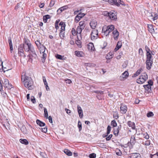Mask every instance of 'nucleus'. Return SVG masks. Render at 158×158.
I'll return each instance as SVG.
<instances>
[{"instance_id": "1", "label": "nucleus", "mask_w": 158, "mask_h": 158, "mask_svg": "<svg viewBox=\"0 0 158 158\" xmlns=\"http://www.w3.org/2000/svg\"><path fill=\"white\" fill-rule=\"evenodd\" d=\"M23 82L25 87L27 88L29 90H31L34 88V82L31 77L28 76H24Z\"/></svg>"}, {"instance_id": "2", "label": "nucleus", "mask_w": 158, "mask_h": 158, "mask_svg": "<svg viewBox=\"0 0 158 158\" xmlns=\"http://www.w3.org/2000/svg\"><path fill=\"white\" fill-rule=\"evenodd\" d=\"M146 68L150 70L152 67L153 63V59L151 54H146Z\"/></svg>"}, {"instance_id": "3", "label": "nucleus", "mask_w": 158, "mask_h": 158, "mask_svg": "<svg viewBox=\"0 0 158 158\" xmlns=\"http://www.w3.org/2000/svg\"><path fill=\"white\" fill-rule=\"evenodd\" d=\"M25 45L24 44H21L19 45L18 48V53L19 56L25 58L26 56L24 52L23 48L24 49Z\"/></svg>"}, {"instance_id": "4", "label": "nucleus", "mask_w": 158, "mask_h": 158, "mask_svg": "<svg viewBox=\"0 0 158 158\" xmlns=\"http://www.w3.org/2000/svg\"><path fill=\"white\" fill-rule=\"evenodd\" d=\"M114 27L113 25H111L107 27L106 30L103 31L106 36L109 35L110 33L114 31Z\"/></svg>"}, {"instance_id": "5", "label": "nucleus", "mask_w": 158, "mask_h": 158, "mask_svg": "<svg viewBox=\"0 0 158 158\" xmlns=\"http://www.w3.org/2000/svg\"><path fill=\"white\" fill-rule=\"evenodd\" d=\"M27 57L29 58L28 61L31 63H32L33 60H36L37 58L36 53L29 54L27 55Z\"/></svg>"}, {"instance_id": "6", "label": "nucleus", "mask_w": 158, "mask_h": 158, "mask_svg": "<svg viewBox=\"0 0 158 158\" xmlns=\"http://www.w3.org/2000/svg\"><path fill=\"white\" fill-rule=\"evenodd\" d=\"M117 13L114 10H112L109 12V17L111 20H116L117 19Z\"/></svg>"}, {"instance_id": "7", "label": "nucleus", "mask_w": 158, "mask_h": 158, "mask_svg": "<svg viewBox=\"0 0 158 158\" xmlns=\"http://www.w3.org/2000/svg\"><path fill=\"white\" fill-rule=\"evenodd\" d=\"M91 39L93 40L97 38L98 36V31L97 30H94L91 32Z\"/></svg>"}, {"instance_id": "8", "label": "nucleus", "mask_w": 158, "mask_h": 158, "mask_svg": "<svg viewBox=\"0 0 158 158\" xmlns=\"http://www.w3.org/2000/svg\"><path fill=\"white\" fill-rule=\"evenodd\" d=\"M141 158L140 155L138 153H131L129 155L128 158Z\"/></svg>"}, {"instance_id": "9", "label": "nucleus", "mask_w": 158, "mask_h": 158, "mask_svg": "<svg viewBox=\"0 0 158 158\" xmlns=\"http://www.w3.org/2000/svg\"><path fill=\"white\" fill-rule=\"evenodd\" d=\"M120 112L122 114H125L127 111V106L121 104L120 105Z\"/></svg>"}, {"instance_id": "10", "label": "nucleus", "mask_w": 158, "mask_h": 158, "mask_svg": "<svg viewBox=\"0 0 158 158\" xmlns=\"http://www.w3.org/2000/svg\"><path fill=\"white\" fill-rule=\"evenodd\" d=\"M143 87L144 88L145 90V93H147L148 94L152 93V92L151 86H149V85H143Z\"/></svg>"}, {"instance_id": "11", "label": "nucleus", "mask_w": 158, "mask_h": 158, "mask_svg": "<svg viewBox=\"0 0 158 158\" xmlns=\"http://www.w3.org/2000/svg\"><path fill=\"white\" fill-rule=\"evenodd\" d=\"M85 15L84 13H80L77 15L75 18V20L76 23H78L79 21Z\"/></svg>"}, {"instance_id": "12", "label": "nucleus", "mask_w": 158, "mask_h": 158, "mask_svg": "<svg viewBox=\"0 0 158 158\" xmlns=\"http://www.w3.org/2000/svg\"><path fill=\"white\" fill-rule=\"evenodd\" d=\"M77 111L78 112V114H79L80 118H82L83 117V111L82 110L80 106L79 105L77 106Z\"/></svg>"}, {"instance_id": "13", "label": "nucleus", "mask_w": 158, "mask_h": 158, "mask_svg": "<svg viewBox=\"0 0 158 158\" xmlns=\"http://www.w3.org/2000/svg\"><path fill=\"white\" fill-rule=\"evenodd\" d=\"M4 84H5V87L7 88L8 89H10L12 88V85L10 84L9 82V81L8 79H5Z\"/></svg>"}, {"instance_id": "14", "label": "nucleus", "mask_w": 158, "mask_h": 158, "mask_svg": "<svg viewBox=\"0 0 158 158\" xmlns=\"http://www.w3.org/2000/svg\"><path fill=\"white\" fill-rule=\"evenodd\" d=\"M112 33L114 39L115 40H117L118 38V36L119 35V32L116 29L114 31L112 32Z\"/></svg>"}, {"instance_id": "15", "label": "nucleus", "mask_w": 158, "mask_h": 158, "mask_svg": "<svg viewBox=\"0 0 158 158\" xmlns=\"http://www.w3.org/2000/svg\"><path fill=\"white\" fill-rule=\"evenodd\" d=\"M121 128V125H119L118 126V128L116 129H114V134L116 136H117L118 135V133L119 132V130Z\"/></svg>"}, {"instance_id": "16", "label": "nucleus", "mask_w": 158, "mask_h": 158, "mask_svg": "<svg viewBox=\"0 0 158 158\" xmlns=\"http://www.w3.org/2000/svg\"><path fill=\"white\" fill-rule=\"evenodd\" d=\"M148 76L146 73H143L142 75L139 77V79H143L145 82L148 79Z\"/></svg>"}, {"instance_id": "17", "label": "nucleus", "mask_w": 158, "mask_h": 158, "mask_svg": "<svg viewBox=\"0 0 158 158\" xmlns=\"http://www.w3.org/2000/svg\"><path fill=\"white\" fill-rule=\"evenodd\" d=\"M122 46V43L121 41H118L116 44V47L114 48V51L115 52L117 51Z\"/></svg>"}, {"instance_id": "18", "label": "nucleus", "mask_w": 158, "mask_h": 158, "mask_svg": "<svg viewBox=\"0 0 158 158\" xmlns=\"http://www.w3.org/2000/svg\"><path fill=\"white\" fill-rule=\"evenodd\" d=\"M89 24L91 27L93 29H94L97 25V23L96 21H92Z\"/></svg>"}, {"instance_id": "19", "label": "nucleus", "mask_w": 158, "mask_h": 158, "mask_svg": "<svg viewBox=\"0 0 158 158\" xmlns=\"http://www.w3.org/2000/svg\"><path fill=\"white\" fill-rule=\"evenodd\" d=\"M82 31L81 27L79 26H78L77 28L76 32L77 33V35H78V36H80L81 38V32Z\"/></svg>"}, {"instance_id": "20", "label": "nucleus", "mask_w": 158, "mask_h": 158, "mask_svg": "<svg viewBox=\"0 0 158 158\" xmlns=\"http://www.w3.org/2000/svg\"><path fill=\"white\" fill-rule=\"evenodd\" d=\"M127 125L129 127H131L133 129L135 130V125L134 123L131 121H128L127 122Z\"/></svg>"}, {"instance_id": "21", "label": "nucleus", "mask_w": 158, "mask_h": 158, "mask_svg": "<svg viewBox=\"0 0 158 158\" xmlns=\"http://www.w3.org/2000/svg\"><path fill=\"white\" fill-rule=\"evenodd\" d=\"M27 46V48H26V47L25 45L24 50L26 52H29V51L31 49L34 48L33 46L31 45V44H30Z\"/></svg>"}, {"instance_id": "22", "label": "nucleus", "mask_w": 158, "mask_h": 158, "mask_svg": "<svg viewBox=\"0 0 158 158\" xmlns=\"http://www.w3.org/2000/svg\"><path fill=\"white\" fill-rule=\"evenodd\" d=\"M136 142V140L135 139V137L134 136H131L130 141V143L131 144V145L132 146H133V145L135 144Z\"/></svg>"}, {"instance_id": "23", "label": "nucleus", "mask_w": 158, "mask_h": 158, "mask_svg": "<svg viewBox=\"0 0 158 158\" xmlns=\"http://www.w3.org/2000/svg\"><path fill=\"white\" fill-rule=\"evenodd\" d=\"M37 124L39 125L40 127H44V126L45 125V123L43 122L40 121L39 119H37L36 121Z\"/></svg>"}, {"instance_id": "24", "label": "nucleus", "mask_w": 158, "mask_h": 158, "mask_svg": "<svg viewBox=\"0 0 158 158\" xmlns=\"http://www.w3.org/2000/svg\"><path fill=\"white\" fill-rule=\"evenodd\" d=\"M51 16L48 15H44L43 17V20L44 23H46L47 22L48 19H50Z\"/></svg>"}, {"instance_id": "25", "label": "nucleus", "mask_w": 158, "mask_h": 158, "mask_svg": "<svg viewBox=\"0 0 158 158\" xmlns=\"http://www.w3.org/2000/svg\"><path fill=\"white\" fill-rule=\"evenodd\" d=\"M113 55L112 52H109L106 55V58L107 59L110 60L113 57Z\"/></svg>"}, {"instance_id": "26", "label": "nucleus", "mask_w": 158, "mask_h": 158, "mask_svg": "<svg viewBox=\"0 0 158 158\" xmlns=\"http://www.w3.org/2000/svg\"><path fill=\"white\" fill-rule=\"evenodd\" d=\"M64 153L69 156H71L72 155V153L69 150L65 149L64 150Z\"/></svg>"}, {"instance_id": "27", "label": "nucleus", "mask_w": 158, "mask_h": 158, "mask_svg": "<svg viewBox=\"0 0 158 158\" xmlns=\"http://www.w3.org/2000/svg\"><path fill=\"white\" fill-rule=\"evenodd\" d=\"M142 71V69H141L137 71L132 76V77H134L139 75Z\"/></svg>"}, {"instance_id": "28", "label": "nucleus", "mask_w": 158, "mask_h": 158, "mask_svg": "<svg viewBox=\"0 0 158 158\" xmlns=\"http://www.w3.org/2000/svg\"><path fill=\"white\" fill-rule=\"evenodd\" d=\"M20 142L22 144L27 145L29 143L28 141L26 139H20Z\"/></svg>"}, {"instance_id": "29", "label": "nucleus", "mask_w": 158, "mask_h": 158, "mask_svg": "<svg viewBox=\"0 0 158 158\" xmlns=\"http://www.w3.org/2000/svg\"><path fill=\"white\" fill-rule=\"evenodd\" d=\"M39 48L41 49V50H40V52H42V53H45L44 52L45 51L46 48L43 44L41 45Z\"/></svg>"}, {"instance_id": "30", "label": "nucleus", "mask_w": 158, "mask_h": 158, "mask_svg": "<svg viewBox=\"0 0 158 158\" xmlns=\"http://www.w3.org/2000/svg\"><path fill=\"white\" fill-rule=\"evenodd\" d=\"M23 42L27 45H28L31 44L30 40L27 38H24Z\"/></svg>"}, {"instance_id": "31", "label": "nucleus", "mask_w": 158, "mask_h": 158, "mask_svg": "<svg viewBox=\"0 0 158 158\" xmlns=\"http://www.w3.org/2000/svg\"><path fill=\"white\" fill-rule=\"evenodd\" d=\"M77 37L78 40H76L75 41V43L77 45H81V42L80 40L81 39V38H80H80H79V37L78 35H77Z\"/></svg>"}, {"instance_id": "32", "label": "nucleus", "mask_w": 158, "mask_h": 158, "mask_svg": "<svg viewBox=\"0 0 158 158\" xmlns=\"http://www.w3.org/2000/svg\"><path fill=\"white\" fill-rule=\"evenodd\" d=\"M145 48L146 51L147 52L146 55L151 54V51L148 46L146 45L145 46Z\"/></svg>"}, {"instance_id": "33", "label": "nucleus", "mask_w": 158, "mask_h": 158, "mask_svg": "<svg viewBox=\"0 0 158 158\" xmlns=\"http://www.w3.org/2000/svg\"><path fill=\"white\" fill-rule=\"evenodd\" d=\"M44 117L46 118L47 119L48 118V112L46 108H44Z\"/></svg>"}, {"instance_id": "34", "label": "nucleus", "mask_w": 158, "mask_h": 158, "mask_svg": "<svg viewBox=\"0 0 158 158\" xmlns=\"http://www.w3.org/2000/svg\"><path fill=\"white\" fill-rule=\"evenodd\" d=\"M43 53V56L42 57L41 60H42V62L43 63H44V62L45 61L46 58L47 57V55L45 53Z\"/></svg>"}, {"instance_id": "35", "label": "nucleus", "mask_w": 158, "mask_h": 158, "mask_svg": "<svg viewBox=\"0 0 158 158\" xmlns=\"http://www.w3.org/2000/svg\"><path fill=\"white\" fill-rule=\"evenodd\" d=\"M129 73L127 71H126L122 74V77H127L128 76Z\"/></svg>"}, {"instance_id": "36", "label": "nucleus", "mask_w": 158, "mask_h": 158, "mask_svg": "<svg viewBox=\"0 0 158 158\" xmlns=\"http://www.w3.org/2000/svg\"><path fill=\"white\" fill-rule=\"evenodd\" d=\"M111 125L113 127H115L117 126V123L115 120H113L111 122Z\"/></svg>"}, {"instance_id": "37", "label": "nucleus", "mask_w": 158, "mask_h": 158, "mask_svg": "<svg viewBox=\"0 0 158 158\" xmlns=\"http://www.w3.org/2000/svg\"><path fill=\"white\" fill-rule=\"evenodd\" d=\"M148 84L146 85H149V86H151L153 85V82L152 80H150L148 81Z\"/></svg>"}, {"instance_id": "38", "label": "nucleus", "mask_w": 158, "mask_h": 158, "mask_svg": "<svg viewBox=\"0 0 158 158\" xmlns=\"http://www.w3.org/2000/svg\"><path fill=\"white\" fill-rule=\"evenodd\" d=\"M78 127L79 128V131H80L82 129L81 123L80 121H79L78 123Z\"/></svg>"}, {"instance_id": "39", "label": "nucleus", "mask_w": 158, "mask_h": 158, "mask_svg": "<svg viewBox=\"0 0 158 158\" xmlns=\"http://www.w3.org/2000/svg\"><path fill=\"white\" fill-rule=\"evenodd\" d=\"M85 66H89V67H94L95 65L94 64L91 63H86L85 64Z\"/></svg>"}, {"instance_id": "40", "label": "nucleus", "mask_w": 158, "mask_h": 158, "mask_svg": "<svg viewBox=\"0 0 158 158\" xmlns=\"http://www.w3.org/2000/svg\"><path fill=\"white\" fill-rule=\"evenodd\" d=\"M35 44L38 48L40 47L41 45H42L41 43L39 40H37L35 42Z\"/></svg>"}, {"instance_id": "41", "label": "nucleus", "mask_w": 158, "mask_h": 158, "mask_svg": "<svg viewBox=\"0 0 158 158\" xmlns=\"http://www.w3.org/2000/svg\"><path fill=\"white\" fill-rule=\"evenodd\" d=\"M75 53L76 56L78 57H81L82 56V52L79 51H75Z\"/></svg>"}, {"instance_id": "42", "label": "nucleus", "mask_w": 158, "mask_h": 158, "mask_svg": "<svg viewBox=\"0 0 158 158\" xmlns=\"http://www.w3.org/2000/svg\"><path fill=\"white\" fill-rule=\"evenodd\" d=\"M148 30L151 31H152L154 30L153 26L152 25L148 24Z\"/></svg>"}, {"instance_id": "43", "label": "nucleus", "mask_w": 158, "mask_h": 158, "mask_svg": "<svg viewBox=\"0 0 158 158\" xmlns=\"http://www.w3.org/2000/svg\"><path fill=\"white\" fill-rule=\"evenodd\" d=\"M59 35L61 39H63L64 38V33H63L62 31H60V32L59 33Z\"/></svg>"}, {"instance_id": "44", "label": "nucleus", "mask_w": 158, "mask_h": 158, "mask_svg": "<svg viewBox=\"0 0 158 158\" xmlns=\"http://www.w3.org/2000/svg\"><path fill=\"white\" fill-rule=\"evenodd\" d=\"M55 0H51L49 5L50 7L53 6L55 3Z\"/></svg>"}, {"instance_id": "45", "label": "nucleus", "mask_w": 158, "mask_h": 158, "mask_svg": "<svg viewBox=\"0 0 158 158\" xmlns=\"http://www.w3.org/2000/svg\"><path fill=\"white\" fill-rule=\"evenodd\" d=\"M40 129H41V131L44 133H46V132H47V129L46 127H44V128H42Z\"/></svg>"}, {"instance_id": "46", "label": "nucleus", "mask_w": 158, "mask_h": 158, "mask_svg": "<svg viewBox=\"0 0 158 158\" xmlns=\"http://www.w3.org/2000/svg\"><path fill=\"white\" fill-rule=\"evenodd\" d=\"M55 56L56 58L57 59L61 60H63V59H62L63 56L59 54H57Z\"/></svg>"}, {"instance_id": "47", "label": "nucleus", "mask_w": 158, "mask_h": 158, "mask_svg": "<svg viewBox=\"0 0 158 158\" xmlns=\"http://www.w3.org/2000/svg\"><path fill=\"white\" fill-rule=\"evenodd\" d=\"M139 79V78L137 80V82L139 84H142L145 82V81L143 80H141Z\"/></svg>"}, {"instance_id": "48", "label": "nucleus", "mask_w": 158, "mask_h": 158, "mask_svg": "<svg viewBox=\"0 0 158 158\" xmlns=\"http://www.w3.org/2000/svg\"><path fill=\"white\" fill-rule=\"evenodd\" d=\"M154 114L152 112H149L147 114V116L148 117H151L153 116Z\"/></svg>"}, {"instance_id": "49", "label": "nucleus", "mask_w": 158, "mask_h": 158, "mask_svg": "<svg viewBox=\"0 0 158 158\" xmlns=\"http://www.w3.org/2000/svg\"><path fill=\"white\" fill-rule=\"evenodd\" d=\"M89 157L90 158H95L96 154L94 153H91L89 155Z\"/></svg>"}, {"instance_id": "50", "label": "nucleus", "mask_w": 158, "mask_h": 158, "mask_svg": "<svg viewBox=\"0 0 158 158\" xmlns=\"http://www.w3.org/2000/svg\"><path fill=\"white\" fill-rule=\"evenodd\" d=\"M154 14V16L153 18V20H156L158 19V15L157 13H153Z\"/></svg>"}, {"instance_id": "51", "label": "nucleus", "mask_w": 158, "mask_h": 158, "mask_svg": "<svg viewBox=\"0 0 158 158\" xmlns=\"http://www.w3.org/2000/svg\"><path fill=\"white\" fill-rule=\"evenodd\" d=\"M102 15L106 16H109V12L107 11H103L102 13Z\"/></svg>"}, {"instance_id": "52", "label": "nucleus", "mask_w": 158, "mask_h": 158, "mask_svg": "<svg viewBox=\"0 0 158 158\" xmlns=\"http://www.w3.org/2000/svg\"><path fill=\"white\" fill-rule=\"evenodd\" d=\"M113 4L114 5L118 6H119L120 5L119 3L117 1V0H115Z\"/></svg>"}, {"instance_id": "53", "label": "nucleus", "mask_w": 158, "mask_h": 158, "mask_svg": "<svg viewBox=\"0 0 158 158\" xmlns=\"http://www.w3.org/2000/svg\"><path fill=\"white\" fill-rule=\"evenodd\" d=\"M143 144L146 145V146H149L150 145V141L149 140H147L146 141L145 143H143Z\"/></svg>"}, {"instance_id": "54", "label": "nucleus", "mask_w": 158, "mask_h": 158, "mask_svg": "<svg viewBox=\"0 0 158 158\" xmlns=\"http://www.w3.org/2000/svg\"><path fill=\"white\" fill-rule=\"evenodd\" d=\"M31 100L33 103H35L36 102L35 99L33 96H31Z\"/></svg>"}, {"instance_id": "55", "label": "nucleus", "mask_w": 158, "mask_h": 158, "mask_svg": "<svg viewBox=\"0 0 158 158\" xmlns=\"http://www.w3.org/2000/svg\"><path fill=\"white\" fill-rule=\"evenodd\" d=\"M10 69H7V68L6 67H4L3 66V68L2 69V71L1 72H2L3 71L4 72H5L6 71H8Z\"/></svg>"}, {"instance_id": "56", "label": "nucleus", "mask_w": 158, "mask_h": 158, "mask_svg": "<svg viewBox=\"0 0 158 158\" xmlns=\"http://www.w3.org/2000/svg\"><path fill=\"white\" fill-rule=\"evenodd\" d=\"M43 80L44 82V85H45L47 86V87H48V83L46 81V79L45 78V77H43Z\"/></svg>"}, {"instance_id": "57", "label": "nucleus", "mask_w": 158, "mask_h": 158, "mask_svg": "<svg viewBox=\"0 0 158 158\" xmlns=\"http://www.w3.org/2000/svg\"><path fill=\"white\" fill-rule=\"evenodd\" d=\"M67 6H64L62 7L59 9V10H60L61 12H62V11L64 10H65L67 9Z\"/></svg>"}, {"instance_id": "58", "label": "nucleus", "mask_w": 158, "mask_h": 158, "mask_svg": "<svg viewBox=\"0 0 158 158\" xmlns=\"http://www.w3.org/2000/svg\"><path fill=\"white\" fill-rule=\"evenodd\" d=\"M113 135L112 134H110L106 138V140L107 141H109L110 140L111 138L112 137Z\"/></svg>"}, {"instance_id": "59", "label": "nucleus", "mask_w": 158, "mask_h": 158, "mask_svg": "<svg viewBox=\"0 0 158 158\" xmlns=\"http://www.w3.org/2000/svg\"><path fill=\"white\" fill-rule=\"evenodd\" d=\"M71 33L73 35H75L76 34V31L75 30L74 28H72L71 30Z\"/></svg>"}, {"instance_id": "60", "label": "nucleus", "mask_w": 158, "mask_h": 158, "mask_svg": "<svg viewBox=\"0 0 158 158\" xmlns=\"http://www.w3.org/2000/svg\"><path fill=\"white\" fill-rule=\"evenodd\" d=\"M29 53L30 54V53H36L35 50L34 49V48H32V49H31V50H30L29 51Z\"/></svg>"}, {"instance_id": "61", "label": "nucleus", "mask_w": 158, "mask_h": 158, "mask_svg": "<svg viewBox=\"0 0 158 158\" xmlns=\"http://www.w3.org/2000/svg\"><path fill=\"white\" fill-rule=\"evenodd\" d=\"M139 54L141 56L143 55V50L141 48H140L139 49Z\"/></svg>"}, {"instance_id": "62", "label": "nucleus", "mask_w": 158, "mask_h": 158, "mask_svg": "<svg viewBox=\"0 0 158 158\" xmlns=\"http://www.w3.org/2000/svg\"><path fill=\"white\" fill-rule=\"evenodd\" d=\"M94 92L96 94H103V92L102 91L96 90L94 91Z\"/></svg>"}, {"instance_id": "63", "label": "nucleus", "mask_w": 158, "mask_h": 158, "mask_svg": "<svg viewBox=\"0 0 158 158\" xmlns=\"http://www.w3.org/2000/svg\"><path fill=\"white\" fill-rule=\"evenodd\" d=\"M21 3V2L18 3L15 7V10H17L19 8L20 6V5Z\"/></svg>"}, {"instance_id": "64", "label": "nucleus", "mask_w": 158, "mask_h": 158, "mask_svg": "<svg viewBox=\"0 0 158 158\" xmlns=\"http://www.w3.org/2000/svg\"><path fill=\"white\" fill-rule=\"evenodd\" d=\"M118 114L117 113L113 114V117L116 119H117L118 118Z\"/></svg>"}]
</instances>
